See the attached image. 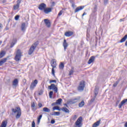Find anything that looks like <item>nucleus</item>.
Instances as JSON below:
<instances>
[{
  "label": "nucleus",
  "instance_id": "nucleus-1",
  "mask_svg": "<svg viewBox=\"0 0 127 127\" xmlns=\"http://www.w3.org/2000/svg\"><path fill=\"white\" fill-rule=\"evenodd\" d=\"M11 111L13 114H16V119H19L21 116V110L20 108L16 107L14 108H12Z\"/></svg>",
  "mask_w": 127,
  "mask_h": 127
},
{
  "label": "nucleus",
  "instance_id": "nucleus-2",
  "mask_svg": "<svg viewBox=\"0 0 127 127\" xmlns=\"http://www.w3.org/2000/svg\"><path fill=\"white\" fill-rule=\"evenodd\" d=\"M21 58V51L18 49L16 52V56L14 58V60H15L17 62L19 61Z\"/></svg>",
  "mask_w": 127,
  "mask_h": 127
},
{
  "label": "nucleus",
  "instance_id": "nucleus-3",
  "mask_svg": "<svg viewBox=\"0 0 127 127\" xmlns=\"http://www.w3.org/2000/svg\"><path fill=\"white\" fill-rule=\"evenodd\" d=\"M82 122H83V118L80 117L75 123V127H82Z\"/></svg>",
  "mask_w": 127,
  "mask_h": 127
},
{
  "label": "nucleus",
  "instance_id": "nucleus-4",
  "mask_svg": "<svg viewBox=\"0 0 127 127\" xmlns=\"http://www.w3.org/2000/svg\"><path fill=\"white\" fill-rule=\"evenodd\" d=\"M84 88H85V81H80L79 82V85L77 87L78 91H79V92H82V91H84Z\"/></svg>",
  "mask_w": 127,
  "mask_h": 127
},
{
  "label": "nucleus",
  "instance_id": "nucleus-5",
  "mask_svg": "<svg viewBox=\"0 0 127 127\" xmlns=\"http://www.w3.org/2000/svg\"><path fill=\"white\" fill-rule=\"evenodd\" d=\"M37 84H38V80L37 79H35L34 81H33L30 86V90H34V88L36 87L37 85Z\"/></svg>",
  "mask_w": 127,
  "mask_h": 127
},
{
  "label": "nucleus",
  "instance_id": "nucleus-6",
  "mask_svg": "<svg viewBox=\"0 0 127 127\" xmlns=\"http://www.w3.org/2000/svg\"><path fill=\"white\" fill-rule=\"evenodd\" d=\"M50 90H53L55 93H57L58 92V88L56 87V85L54 84H52L50 86L48 87Z\"/></svg>",
  "mask_w": 127,
  "mask_h": 127
},
{
  "label": "nucleus",
  "instance_id": "nucleus-7",
  "mask_svg": "<svg viewBox=\"0 0 127 127\" xmlns=\"http://www.w3.org/2000/svg\"><path fill=\"white\" fill-rule=\"evenodd\" d=\"M16 3V4L14 5L13 7V9H14V10H16V9H18L19 8L20 3H21V0H17Z\"/></svg>",
  "mask_w": 127,
  "mask_h": 127
},
{
  "label": "nucleus",
  "instance_id": "nucleus-8",
  "mask_svg": "<svg viewBox=\"0 0 127 127\" xmlns=\"http://www.w3.org/2000/svg\"><path fill=\"white\" fill-rule=\"evenodd\" d=\"M46 4L44 3H42L39 5L38 8L39 9H40V10H44L45 8H46Z\"/></svg>",
  "mask_w": 127,
  "mask_h": 127
},
{
  "label": "nucleus",
  "instance_id": "nucleus-9",
  "mask_svg": "<svg viewBox=\"0 0 127 127\" xmlns=\"http://www.w3.org/2000/svg\"><path fill=\"white\" fill-rule=\"evenodd\" d=\"M44 22H45V23L46 24V26L48 28H49V27H50V26H51V23L50 22V21L49 20V19H44Z\"/></svg>",
  "mask_w": 127,
  "mask_h": 127
},
{
  "label": "nucleus",
  "instance_id": "nucleus-10",
  "mask_svg": "<svg viewBox=\"0 0 127 127\" xmlns=\"http://www.w3.org/2000/svg\"><path fill=\"white\" fill-rule=\"evenodd\" d=\"M51 65L53 68H56V66L57 65V64H56V60H52L51 62Z\"/></svg>",
  "mask_w": 127,
  "mask_h": 127
},
{
  "label": "nucleus",
  "instance_id": "nucleus-11",
  "mask_svg": "<svg viewBox=\"0 0 127 127\" xmlns=\"http://www.w3.org/2000/svg\"><path fill=\"white\" fill-rule=\"evenodd\" d=\"M63 46H64V51H66V50L67 49V47L69 46V44L67 43V41H66L65 39H64V40Z\"/></svg>",
  "mask_w": 127,
  "mask_h": 127
},
{
  "label": "nucleus",
  "instance_id": "nucleus-12",
  "mask_svg": "<svg viewBox=\"0 0 127 127\" xmlns=\"http://www.w3.org/2000/svg\"><path fill=\"white\" fill-rule=\"evenodd\" d=\"M84 7H85V6H83V5L79 6L76 7L74 10L75 13H76V12H79L80 10H82V9H83Z\"/></svg>",
  "mask_w": 127,
  "mask_h": 127
},
{
  "label": "nucleus",
  "instance_id": "nucleus-13",
  "mask_svg": "<svg viewBox=\"0 0 127 127\" xmlns=\"http://www.w3.org/2000/svg\"><path fill=\"white\" fill-rule=\"evenodd\" d=\"M6 61H7V58H4L1 59L0 60V66L3 65V64H4V63H5V62H6Z\"/></svg>",
  "mask_w": 127,
  "mask_h": 127
},
{
  "label": "nucleus",
  "instance_id": "nucleus-14",
  "mask_svg": "<svg viewBox=\"0 0 127 127\" xmlns=\"http://www.w3.org/2000/svg\"><path fill=\"white\" fill-rule=\"evenodd\" d=\"M126 103H127V99H124L123 100L121 103L119 104V109H121L123 106L126 104Z\"/></svg>",
  "mask_w": 127,
  "mask_h": 127
},
{
  "label": "nucleus",
  "instance_id": "nucleus-15",
  "mask_svg": "<svg viewBox=\"0 0 127 127\" xmlns=\"http://www.w3.org/2000/svg\"><path fill=\"white\" fill-rule=\"evenodd\" d=\"M52 11V8H50V7L46 8L44 10V12L46 14L49 13V12H51Z\"/></svg>",
  "mask_w": 127,
  "mask_h": 127
},
{
  "label": "nucleus",
  "instance_id": "nucleus-16",
  "mask_svg": "<svg viewBox=\"0 0 127 127\" xmlns=\"http://www.w3.org/2000/svg\"><path fill=\"white\" fill-rule=\"evenodd\" d=\"M73 33L72 31H68L64 33V35L65 36H66V37H70V36H72Z\"/></svg>",
  "mask_w": 127,
  "mask_h": 127
},
{
  "label": "nucleus",
  "instance_id": "nucleus-17",
  "mask_svg": "<svg viewBox=\"0 0 127 127\" xmlns=\"http://www.w3.org/2000/svg\"><path fill=\"white\" fill-rule=\"evenodd\" d=\"M12 85L14 87H16V86L18 85V79H17V78L14 79L12 82Z\"/></svg>",
  "mask_w": 127,
  "mask_h": 127
},
{
  "label": "nucleus",
  "instance_id": "nucleus-18",
  "mask_svg": "<svg viewBox=\"0 0 127 127\" xmlns=\"http://www.w3.org/2000/svg\"><path fill=\"white\" fill-rule=\"evenodd\" d=\"M34 50H35V48H34L33 47L31 46L28 52L29 55H31V54H32V53L34 52Z\"/></svg>",
  "mask_w": 127,
  "mask_h": 127
},
{
  "label": "nucleus",
  "instance_id": "nucleus-19",
  "mask_svg": "<svg viewBox=\"0 0 127 127\" xmlns=\"http://www.w3.org/2000/svg\"><path fill=\"white\" fill-rule=\"evenodd\" d=\"M95 61V57L92 56L89 60L88 62V64H91V63H93Z\"/></svg>",
  "mask_w": 127,
  "mask_h": 127
},
{
  "label": "nucleus",
  "instance_id": "nucleus-20",
  "mask_svg": "<svg viewBox=\"0 0 127 127\" xmlns=\"http://www.w3.org/2000/svg\"><path fill=\"white\" fill-rule=\"evenodd\" d=\"M31 106L32 108H33L32 111H34V112H35V111L37 110V107L35 106V103L33 102L32 103H31Z\"/></svg>",
  "mask_w": 127,
  "mask_h": 127
},
{
  "label": "nucleus",
  "instance_id": "nucleus-21",
  "mask_svg": "<svg viewBox=\"0 0 127 127\" xmlns=\"http://www.w3.org/2000/svg\"><path fill=\"white\" fill-rule=\"evenodd\" d=\"M6 126H7V121H3L0 126V127H6Z\"/></svg>",
  "mask_w": 127,
  "mask_h": 127
},
{
  "label": "nucleus",
  "instance_id": "nucleus-22",
  "mask_svg": "<svg viewBox=\"0 0 127 127\" xmlns=\"http://www.w3.org/2000/svg\"><path fill=\"white\" fill-rule=\"evenodd\" d=\"M127 39V34H126L119 42L120 43H123V42H125L126 40Z\"/></svg>",
  "mask_w": 127,
  "mask_h": 127
},
{
  "label": "nucleus",
  "instance_id": "nucleus-23",
  "mask_svg": "<svg viewBox=\"0 0 127 127\" xmlns=\"http://www.w3.org/2000/svg\"><path fill=\"white\" fill-rule=\"evenodd\" d=\"M62 111L63 112H64V113H67V114H69L70 113V111H69V109H67L65 107H63L61 109Z\"/></svg>",
  "mask_w": 127,
  "mask_h": 127
},
{
  "label": "nucleus",
  "instance_id": "nucleus-24",
  "mask_svg": "<svg viewBox=\"0 0 127 127\" xmlns=\"http://www.w3.org/2000/svg\"><path fill=\"white\" fill-rule=\"evenodd\" d=\"M39 44V42H38V41H37L36 42L33 44L31 46L35 49L36 48V47H37V46Z\"/></svg>",
  "mask_w": 127,
  "mask_h": 127
},
{
  "label": "nucleus",
  "instance_id": "nucleus-25",
  "mask_svg": "<svg viewBox=\"0 0 127 127\" xmlns=\"http://www.w3.org/2000/svg\"><path fill=\"white\" fill-rule=\"evenodd\" d=\"M43 112H45L46 113H50V109L47 107H44L43 108Z\"/></svg>",
  "mask_w": 127,
  "mask_h": 127
},
{
  "label": "nucleus",
  "instance_id": "nucleus-26",
  "mask_svg": "<svg viewBox=\"0 0 127 127\" xmlns=\"http://www.w3.org/2000/svg\"><path fill=\"white\" fill-rule=\"evenodd\" d=\"M21 30L22 31H25V23H23L21 24Z\"/></svg>",
  "mask_w": 127,
  "mask_h": 127
},
{
  "label": "nucleus",
  "instance_id": "nucleus-27",
  "mask_svg": "<svg viewBox=\"0 0 127 127\" xmlns=\"http://www.w3.org/2000/svg\"><path fill=\"white\" fill-rule=\"evenodd\" d=\"M80 97H78L77 98H74L73 99H71L72 100V102H73L74 103V104H76V103H77L78 102V101H79V100H80Z\"/></svg>",
  "mask_w": 127,
  "mask_h": 127
},
{
  "label": "nucleus",
  "instance_id": "nucleus-28",
  "mask_svg": "<svg viewBox=\"0 0 127 127\" xmlns=\"http://www.w3.org/2000/svg\"><path fill=\"white\" fill-rule=\"evenodd\" d=\"M84 105H85V102H84V101H82V102L79 103L78 106L79 108H82V107H84Z\"/></svg>",
  "mask_w": 127,
  "mask_h": 127
},
{
  "label": "nucleus",
  "instance_id": "nucleus-29",
  "mask_svg": "<svg viewBox=\"0 0 127 127\" xmlns=\"http://www.w3.org/2000/svg\"><path fill=\"white\" fill-rule=\"evenodd\" d=\"M4 55H5V52H4V51H1L0 53V59L2 58Z\"/></svg>",
  "mask_w": 127,
  "mask_h": 127
},
{
  "label": "nucleus",
  "instance_id": "nucleus-30",
  "mask_svg": "<svg viewBox=\"0 0 127 127\" xmlns=\"http://www.w3.org/2000/svg\"><path fill=\"white\" fill-rule=\"evenodd\" d=\"M74 104H75V102H73L72 99L69 100L67 101V105H73Z\"/></svg>",
  "mask_w": 127,
  "mask_h": 127
},
{
  "label": "nucleus",
  "instance_id": "nucleus-31",
  "mask_svg": "<svg viewBox=\"0 0 127 127\" xmlns=\"http://www.w3.org/2000/svg\"><path fill=\"white\" fill-rule=\"evenodd\" d=\"M59 68L60 69H61V70H63V69H64V64H63V63H61V64L59 65Z\"/></svg>",
  "mask_w": 127,
  "mask_h": 127
},
{
  "label": "nucleus",
  "instance_id": "nucleus-32",
  "mask_svg": "<svg viewBox=\"0 0 127 127\" xmlns=\"http://www.w3.org/2000/svg\"><path fill=\"white\" fill-rule=\"evenodd\" d=\"M56 102L57 103V105H60V104H61V103L62 102V99H59L56 101Z\"/></svg>",
  "mask_w": 127,
  "mask_h": 127
},
{
  "label": "nucleus",
  "instance_id": "nucleus-33",
  "mask_svg": "<svg viewBox=\"0 0 127 127\" xmlns=\"http://www.w3.org/2000/svg\"><path fill=\"white\" fill-rule=\"evenodd\" d=\"M53 111H55V110H57L58 111H60V107L59 106H55L53 108Z\"/></svg>",
  "mask_w": 127,
  "mask_h": 127
},
{
  "label": "nucleus",
  "instance_id": "nucleus-34",
  "mask_svg": "<svg viewBox=\"0 0 127 127\" xmlns=\"http://www.w3.org/2000/svg\"><path fill=\"white\" fill-rule=\"evenodd\" d=\"M120 83V80H118L114 84L113 87H117L118 86V84Z\"/></svg>",
  "mask_w": 127,
  "mask_h": 127
},
{
  "label": "nucleus",
  "instance_id": "nucleus-35",
  "mask_svg": "<svg viewBox=\"0 0 127 127\" xmlns=\"http://www.w3.org/2000/svg\"><path fill=\"white\" fill-rule=\"evenodd\" d=\"M55 67H53L52 68V74L53 76H55V69H54Z\"/></svg>",
  "mask_w": 127,
  "mask_h": 127
},
{
  "label": "nucleus",
  "instance_id": "nucleus-36",
  "mask_svg": "<svg viewBox=\"0 0 127 127\" xmlns=\"http://www.w3.org/2000/svg\"><path fill=\"white\" fill-rule=\"evenodd\" d=\"M52 96H53V91H50L49 92V97L50 99H52Z\"/></svg>",
  "mask_w": 127,
  "mask_h": 127
},
{
  "label": "nucleus",
  "instance_id": "nucleus-37",
  "mask_svg": "<svg viewBox=\"0 0 127 127\" xmlns=\"http://www.w3.org/2000/svg\"><path fill=\"white\" fill-rule=\"evenodd\" d=\"M56 114H51V116H59L60 115V112H55Z\"/></svg>",
  "mask_w": 127,
  "mask_h": 127
},
{
  "label": "nucleus",
  "instance_id": "nucleus-38",
  "mask_svg": "<svg viewBox=\"0 0 127 127\" xmlns=\"http://www.w3.org/2000/svg\"><path fill=\"white\" fill-rule=\"evenodd\" d=\"M41 118H42V115H40L38 118V124L40 123V120H41Z\"/></svg>",
  "mask_w": 127,
  "mask_h": 127
},
{
  "label": "nucleus",
  "instance_id": "nucleus-39",
  "mask_svg": "<svg viewBox=\"0 0 127 127\" xmlns=\"http://www.w3.org/2000/svg\"><path fill=\"white\" fill-rule=\"evenodd\" d=\"M15 43H16V42H12L11 43V45H10L11 48H12V47H13V46H14V45H15Z\"/></svg>",
  "mask_w": 127,
  "mask_h": 127
},
{
  "label": "nucleus",
  "instance_id": "nucleus-40",
  "mask_svg": "<svg viewBox=\"0 0 127 127\" xmlns=\"http://www.w3.org/2000/svg\"><path fill=\"white\" fill-rule=\"evenodd\" d=\"M96 96H95V97L93 98H92L90 100V103H93V102H94V101H95V99H96Z\"/></svg>",
  "mask_w": 127,
  "mask_h": 127
},
{
  "label": "nucleus",
  "instance_id": "nucleus-41",
  "mask_svg": "<svg viewBox=\"0 0 127 127\" xmlns=\"http://www.w3.org/2000/svg\"><path fill=\"white\" fill-rule=\"evenodd\" d=\"M62 13H63V10H61L58 14V16H61V15H62Z\"/></svg>",
  "mask_w": 127,
  "mask_h": 127
},
{
  "label": "nucleus",
  "instance_id": "nucleus-42",
  "mask_svg": "<svg viewBox=\"0 0 127 127\" xmlns=\"http://www.w3.org/2000/svg\"><path fill=\"white\" fill-rule=\"evenodd\" d=\"M19 18V15H17L15 16V20H18Z\"/></svg>",
  "mask_w": 127,
  "mask_h": 127
},
{
  "label": "nucleus",
  "instance_id": "nucleus-43",
  "mask_svg": "<svg viewBox=\"0 0 127 127\" xmlns=\"http://www.w3.org/2000/svg\"><path fill=\"white\" fill-rule=\"evenodd\" d=\"M95 95L96 97H97V95H98V90L97 88H95Z\"/></svg>",
  "mask_w": 127,
  "mask_h": 127
},
{
  "label": "nucleus",
  "instance_id": "nucleus-44",
  "mask_svg": "<svg viewBox=\"0 0 127 127\" xmlns=\"http://www.w3.org/2000/svg\"><path fill=\"white\" fill-rule=\"evenodd\" d=\"M43 90L41 89L40 91L39 92V95H42V94H43Z\"/></svg>",
  "mask_w": 127,
  "mask_h": 127
},
{
  "label": "nucleus",
  "instance_id": "nucleus-45",
  "mask_svg": "<svg viewBox=\"0 0 127 127\" xmlns=\"http://www.w3.org/2000/svg\"><path fill=\"white\" fill-rule=\"evenodd\" d=\"M57 81L56 80H52L50 81V83H56Z\"/></svg>",
  "mask_w": 127,
  "mask_h": 127
},
{
  "label": "nucleus",
  "instance_id": "nucleus-46",
  "mask_svg": "<svg viewBox=\"0 0 127 127\" xmlns=\"http://www.w3.org/2000/svg\"><path fill=\"white\" fill-rule=\"evenodd\" d=\"M73 73H74V70H73L72 69H71L70 71H69V75H73Z\"/></svg>",
  "mask_w": 127,
  "mask_h": 127
},
{
  "label": "nucleus",
  "instance_id": "nucleus-47",
  "mask_svg": "<svg viewBox=\"0 0 127 127\" xmlns=\"http://www.w3.org/2000/svg\"><path fill=\"white\" fill-rule=\"evenodd\" d=\"M97 11V5H95L94 7L93 12H96Z\"/></svg>",
  "mask_w": 127,
  "mask_h": 127
},
{
  "label": "nucleus",
  "instance_id": "nucleus-48",
  "mask_svg": "<svg viewBox=\"0 0 127 127\" xmlns=\"http://www.w3.org/2000/svg\"><path fill=\"white\" fill-rule=\"evenodd\" d=\"M32 127H35V122L34 121L32 123Z\"/></svg>",
  "mask_w": 127,
  "mask_h": 127
},
{
  "label": "nucleus",
  "instance_id": "nucleus-49",
  "mask_svg": "<svg viewBox=\"0 0 127 127\" xmlns=\"http://www.w3.org/2000/svg\"><path fill=\"white\" fill-rule=\"evenodd\" d=\"M76 119H77V115H74L72 118V120L73 121H75Z\"/></svg>",
  "mask_w": 127,
  "mask_h": 127
},
{
  "label": "nucleus",
  "instance_id": "nucleus-50",
  "mask_svg": "<svg viewBox=\"0 0 127 127\" xmlns=\"http://www.w3.org/2000/svg\"><path fill=\"white\" fill-rule=\"evenodd\" d=\"M108 2H109V0H104V4H107V3H108Z\"/></svg>",
  "mask_w": 127,
  "mask_h": 127
},
{
  "label": "nucleus",
  "instance_id": "nucleus-51",
  "mask_svg": "<svg viewBox=\"0 0 127 127\" xmlns=\"http://www.w3.org/2000/svg\"><path fill=\"white\" fill-rule=\"evenodd\" d=\"M38 106L39 108H42V104H41V103H38Z\"/></svg>",
  "mask_w": 127,
  "mask_h": 127
},
{
  "label": "nucleus",
  "instance_id": "nucleus-52",
  "mask_svg": "<svg viewBox=\"0 0 127 127\" xmlns=\"http://www.w3.org/2000/svg\"><path fill=\"white\" fill-rule=\"evenodd\" d=\"M51 124H52L53 125L54 124H55V120H51Z\"/></svg>",
  "mask_w": 127,
  "mask_h": 127
},
{
  "label": "nucleus",
  "instance_id": "nucleus-53",
  "mask_svg": "<svg viewBox=\"0 0 127 127\" xmlns=\"http://www.w3.org/2000/svg\"><path fill=\"white\" fill-rule=\"evenodd\" d=\"M71 6L72 7H73V8L74 7H76V5H75V3H72V4H71Z\"/></svg>",
  "mask_w": 127,
  "mask_h": 127
},
{
  "label": "nucleus",
  "instance_id": "nucleus-54",
  "mask_svg": "<svg viewBox=\"0 0 127 127\" xmlns=\"http://www.w3.org/2000/svg\"><path fill=\"white\" fill-rule=\"evenodd\" d=\"M125 19H126V18L121 19L120 20V22H122V21H125Z\"/></svg>",
  "mask_w": 127,
  "mask_h": 127
},
{
  "label": "nucleus",
  "instance_id": "nucleus-55",
  "mask_svg": "<svg viewBox=\"0 0 127 127\" xmlns=\"http://www.w3.org/2000/svg\"><path fill=\"white\" fill-rule=\"evenodd\" d=\"M57 105V102H55V103H52V106H55V105Z\"/></svg>",
  "mask_w": 127,
  "mask_h": 127
},
{
  "label": "nucleus",
  "instance_id": "nucleus-56",
  "mask_svg": "<svg viewBox=\"0 0 127 127\" xmlns=\"http://www.w3.org/2000/svg\"><path fill=\"white\" fill-rule=\"evenodd\" d=\"M64 105L65 107H66V108H68V105H69V104H67V102H66V104L65 103V104H64Z\"/></svg>",
  "mask_w": 127,
  "mask_h": 127
},
{
  "label": "nucleus",
  "instance_id": "nucleus-57",
  "mask_svg": "<svg viewBox=\"0 0 127 127\" xmlns=\"http://www.w3.org/2000/svg\"><path fill=\"white\" fill-rule=\"evenodd\" d=\"M69 2H70V3H71V4L74 3L73 0H69Z\"/></svg>",
  "mask_w": 127,
  "mask_h": 127
},
{
  "label": "nucleus",
  "instance_id": "nucleus-58",
  "mask_svg": "<svg viewBox=\"0 0 127 127\" xmlns=\"http://www.w3.org/2000/svg\"><path fill=\"white\" fill-rule=\"evenodd\" d=\"M119 103H120V101H117V102H116V106H118V105H119Z\"/></svg>",
  "mask_w": 127,
  "mask_h": 127
},
{
  "label": "nucleus",
  "instance_id": "nucleus-59",
  "mask_svg": "<svg viewBox=\"0 0 127 127\" xmlns=\"http://www.w3.org/2000/svg\"><path fill=\"white\" fill-rule=\"evenodd\" d=\"M86 36H87V37H88L89 38V37H90V34L87 33V35H86Z\"/></svg>",
  "mask_w": 127,
  "mask_h": 127
},
{
  "label": "nucleus",
  "instance_id": "nucleus-60",
  "mask_svg": "<svg viewBox=\"0 0 127 127\" xmlns=\"http://www.w3.org/2000/svg\"><path fill=\"white\" fill-rule=\"evenodd\" d=\"M1 28H2V25L0 24V29H1Z\"/></svg>",
  "mask_w": 127,
  "mask_h": 127
},
{
  "label": "nucleus",
  "instance_id": "nucleus-61",
  "mask_svg": "<svg viewBox=\"0 0 127 127\" xmlns=\"http://www.w3.org/2000/svg\"><path fill=\"white\" fill-rule=\"evenodd\" d=\"M86 14H87V13L84 12L82 14V16H84V15H86Z\"/></svg>",
  "mask_w": 127,
  "mask_h": 127
},
{
  "label": "nucleus",
  "instance_id": "nucleus-62",
  "mask_svg": "<svg viewBox=\"0 0 127 127\" xmlns=\"http://www.w3.org/2000/svg\"><path fill=\"white\" fill-rule=\"evenodd\" d=\"M55 113H56V112H54V113H51V115H56Z\"/></svg>",
  "mask_w": 127,
  "mask_h": 127
},
{
  "label": "nucleus",
  "instance_id": "nucleus-63",
  "mask_svg": "<svg viewBox=\"0 0 127 127\" xmlns=\"http://www.w3.org/2000/svg\"><path fill=\"white\" fill-rule=\"evenodd\" d=\"M125 127H127V122L125 123Z\"/></svg>",
  "mask_w": 127,
  "mask_h": 127
},
{
  "label": "nucleus",
  "instance_id": "nucleus-64",
  "mask_svg": "<svg viewBox=\"0 0 127 127\" xmlns=\"http://www.w3.org/2000/svg\"><path fill=\"white\" fill-rule=\"evenodd\" d=\"M23 80H24V81H26V80L25 79H24Z\"/></svg>",
  "mask_w": 127,
  "mask_h": 127
}]
</instances>
